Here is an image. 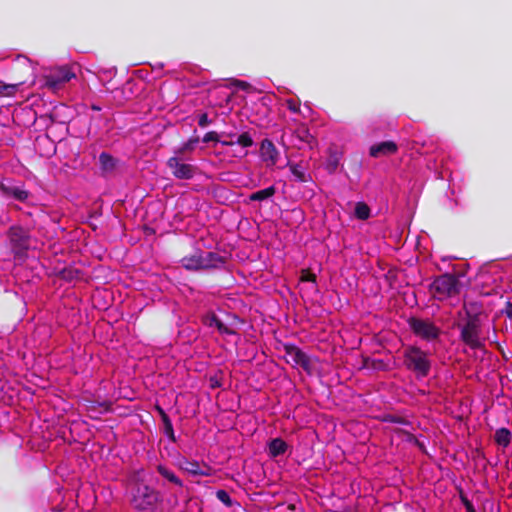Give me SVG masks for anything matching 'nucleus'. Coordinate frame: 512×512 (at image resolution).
Listing matches in <instances>:
<instances>
[{
    "instance_id": "nucleus-7",
    "label": "nucleus",
    "mask_w": 512,
    "mask_h": 512,
    "mask_svg": "<svg viewBox=\"0 0 512 512\" xmlns=\"http://www.w3.org/2000/svg\"><path fill=\"white\" fill-rule=\"evenodd\" d=\"M408 324L412 332L419 338L432 342L439 338L441 330L429 319L410 318Z\"/></svg>"
},
{
    "instance_id": "nucleus-24",
    "label": "nucleus",
    "mask_w": 512,
    "mask_h": 512,
    "mask_svg": "<svg viewBox=\"0 0 512 512\" xmlns=\"http://www.w3.org/2000/svg\"><path fill=\"white\" fill-rule=\"evenodd\" d=\"M216 496L227 507L232 506V500L225 490H218L216 492Z\"/></svg>"
},
{
    "instance_id": "nucleus-11",
    "label": "nucleus",
    "mask_w": 512,
    "mask_h": 512,
    "mask_svg": "<svg viewBox=\"0 0 512 512\" xmlns=\"http://www.w3.org/2000/svg\"><path fill=\"white\" fill-rule=\"evenodd\" d=\"M261 159L266 163L267 167H271L277 164L279 158V151L268 139H264L260 146Z\"/></svg>"
},
{
    "instance_id": "nucleus-17",
    "label": "nucleus",
    "mask_w": 512,
    "mask_h": 512,
    "mask_svg": "<svg viewBox=\"0 0 512 512\" xmlns=\"http://www.w3.org/2000/svg\"><path fill=\"white\" fill-rule=\"evenodd\" d=\"M276 193L274 186H269L263 190L256 191L249 196L250 201H264L273 197Z\"/></svg>"
},
{
    "instance_id": "nucleus-8",
    "label": "nucleus",
    "mask_w": 512,
    "mask_h": 512,
    "mask_svg": "<svg viewBox=\"0 0 512 512\" xmlns=\"http://www.w3.org/2000/svg\"><path fill=\"white\" fill-rule=\"evenodd\" d=\"M167 166L171 169L172 174L177 179H192L196 172V167L192 164L183 162L178 156L168 159Z\"/></svg>"
},
{
    "instance_id": "nucleus-20",
    "label": "nucleus",
    "mask_w": 512,
    "mask_h": 512,
    "mask_svg": "<svg viewBox=\"0 0 512 512\" xmlns=\"http://www.w3.org/2000/svg\"><path fill=\"white\" fill-rule=\"evenodd\" d=\"M99 161L102 169L105 171H111L115 167V160L108 153L102 152L99 156Z\"/></svg>"
},
{
    "instance_id": "nucleus-28",
    "label": "nucleus",
    "mask_w": 512,
    "mask_h": 512,
    "mask_svg": "<svg viewBox=\"0 0 512 512\" xmlns=\"http://www.w3.org/2000/svg\"><path fill=\"white\" fill-rule=\"evenodd\" d=\"M211 121L206 113H202L198 117V125L200 127H206Z\"/></svg>"
},
{
    "instance_id": "nucleus-25",
    "label": "nucleus",
    "mask_w": 512,
    "mask_h": 512,
    "mask_svg": "<svg viewBox=\"0 0 512 512\" xmlns=\"http://www.w3.org/2000/svg\"><path fill=\"white\" fill-rule=\"evenodd\" d=\"M163 421L165 424L166 434L174 441L175 439H174V431H173L172 423H171L170 419L168 418V416L164 413H163Z\"/></svg>"
},
{
    "instance_id": "nucleus-32",
    "label": "nucleus",
    "mask_w": 512,
    "mask_h": 512,
    "mask_svg": "<svg viewBox=\"0 0 512 512\" xmlns=\"http://www.w3.org/2000/svg\"><path fill=\"white\" fill-rule=\"evenodd\" d=\"M163 476L166 477L170 481L177 480L175 477L169 476L167 473H163Z\"/></svg>"
},
{
    "instance_id": "nucleus-26",
    "label": "nucleus",
    "mask_w": 512,
    "mask_h": 512,
    "mask_svg": "<svg viewBox=\"0 0 512 512\" xmlns=\"http://www.w3.org/2000/svg\"><path fill=\"white\" fill-rule=\"evenodd\" d=\"M300 280L304 282L316 283V275L309 270H303L301 272Z\"/></svg>"
},
{
    "instance_id": "nucleus-13",
    "label": "nucleus",
    "mask_w": 512,
    "mask_h": 512,
    "mask_svg": "<svg viewBox=\"0 0 512 512\" xmlns=\"http://www.w3.org/2000/svg\"><path fill=\"white\" fill-rule=\"evenodd\" d=\"M397 151V145L392 141H385L370 147L369 154L372 157H380L394 154Z\"/></svg>"
},
{
    "instance_id": "nucleus-15",
    "label": "nucleus",
    "mask_w": 512,
    "mask_h": 512,
    "mask_svg": "<svg viewBox=\"0 0 512 512\" xmlns=\"http://www.w3.org/2000/svg\"><path fill=\"white\" fill-rule=\"evenodd\" d=\"M287 166L289 167L294 181L304 183L312 180L311 175L307 172V168L303 164L288 162Z\"/></svg>"
},
{
    "instance_id": "nucleus-34",
    "label": "nucleus",
    "mask_w": 512,
    "mask_h": 512,
    "mask_svg": "<svg viewBox=\"0 0 512 512\" xmlns=\"http://www.w3.org/2000/svg\"><path fill=\"white\" fill-rule=\"evenodd\" d=\"M215 322H216V325L218 327V329H221L222 328V323H220L218 320L216 319H213Z\"/></svg>"
},
{
    "instance_id": "nucleus-30",
    "label": "nucleus",
    "mask_w": 512,
    "mask_h": 512,
    "mask_svg": "<svg viewBox=\"0 0 512 512\" xmlns=\"http://www.w3.org/2000/svg\"><path fill=\"white\" fill-rule=\"evenodd\" d=\"M196 140H190L187 143H185L178 152L182 153L186 150H192L194 148V144L196 143Z\"/></svg>"
},
{
    "instance_id": "nucleus-12",
    "label": "nucleus",
    "mask_w": 512,
    "mask_h": 512,
    "mask_svg": "<svg viewBox=\"0 0 512 512\" xmlns=\"http://www.w3.org/2000/svg\"><path fill=\"white\" fill-rule=\"evenodd\" d=\"M179 467L190 475H202L209 476L210 467L200 464L196 461H190L188 459H182L179 461Z\"/></svg>"
},
{
    "instance_id": "nucleus-23",
    "label": "nucleus",
    "mask_w": 512,
    "mask_h": 512,
    "mask_svg": "<svg viewBox=\"0 0 512 512\" xmlns=\"http://www.w3.org/2000/svg\"><path fill=\"white\" fill-rule=\"evenodd\" d=\"M236 143L242 147H250L253 144V140L248 133H242L237 137Z\"/></svg>"
},
{
    "instance_id": "nucleus-35",
    "label": "nucleus",
    "mask_w": 512,
    "mask_h": 512,
    "mask_svg": "<svg viewBox=\"0 0 512 512\" xmlns=\"http://www.w3.org/2000/svg\"><path fill=\"white\" fill-rule=\"evenodd\" d=\"M238 83H239V85H240L242 88H245V87L247 86V84H246V83H244V82H238Z\"/></svg>"
},
{
    "instance_id": "nucleus-19",
    "label": "nucleus",
    "mask_w": 512,
    "mask_h": 512,
    "mask_svg": "<svg viewBox=\"0 0 512 512\" xmlns=\"http://www.w3.org/2000/svg\"><path fill=\"white\" fill-rule=\"evenodd\" d=\"M354 215L357 219L367 220L371 215V210L366 203L357 202L355 204Z\"/></svg>"
},
{
    "instance_id": "nucleus-21",
    "label": "nucleus",
    "mask_w": 512,
    "mask_h": 512,
    "mask_svg": "<svg viewBox=\"0 0 512 512\" xmlns=\"http://www.w3.org/2000/svg\"><path fill=\"white\" fill-rule=\"evenodd\" d=\"M456 489L459 493L460 500L462 504L464 505L467 512H477L472 504V502L468 499L467 495L465 494L463 488L461 486H456Z\"/></svg>"
},
{
    "instance_id": "nucleus-27",
    "label": "nucleus",
    "mask_w": 512,
    "mask_h": 512,
    "mask_svg": "<svg viewBox=\"0 0 512 512\" xmlns=\"http://www.w3.org/2000/svg\"><path fill=\"white\" fill-rule=\"evenodd\" d=\"M286 105H287V108L294 113H297L300 110L299 104L296 101H294L293 99L286 100Z\"/></svg>"
},
{
    "instance_id": "nucleus-4",
    "label": "nucleus",
    "mask_w": 512,
    "mask_h": 512,
    "mask_svg": "<svg viewBox=\"0 0 512 512\" xmlns=\"http://www.w3.org/2000/svg\"><path fill=\"white\" fill-rule=\"evenodd\" d=\"M225 259L215 252H197L181 259L182 266L187 270H206L220 268Z\"/></svg>"
},
{
    "instance_id": "nucleus-10",
    "label": "nucleus",
    "mask_w": 512,
    "mask_h": 512,
    "mask_svg": "<svg viewBox=\"0 0 512 512\" xmlns=\"http://www.w3.org/2000/svg\"><path fill=\"white\" fill-rule=\"evenodd\" d=\"M74 77L75 73L69 67H59L46 76V85L51 89H57L61 84L69 82Z\"/></svg>"
},
{
    "instance_id": "nucleus-14",
    "label": "nucleus",
    "mask_w": 512,
    "mask_h": 512,
    "mask_svg": "<svg viewBox=\"0 0 512 512\" xmlns=\"http://www.w3.org/2000/svg\"><path fill=\"white\" fill-rule=\"evenodd\" d=\"M288 444L282 438H274L267 444V452L271 458L284 455L288 451Z\"/></svg>"
},
{
    "instance_id": "nucleus-16",
    "label": "nucleus",
    "mask_w": 512,
    "mask_h": 512,
    "mask_svg": "<svg viewBox=\"0 0 512 512\" xmlns=\"http://www.w3.org/2000/svg\"><path fill=\"white\" fill-rule=\"evenodd\" d=\"M328 153L325 169L332 174L337 170L342 155L339 151L332 148L329 149Z\"/></svg>"
},
{
    "instance_id": "nucleus-6",
    "label": "nucleus",
    "mask_w": 512,
    "mask_h": 512,
    "mask_svg": "<svg viewBox=\"0 0 512 512\" xmlns=\"http://www.w3.org/2000/svg\"><path fill=\"white\" fill-rule=\"evenodd\" d=\"M8 239L15 257H24L30 248L31 237L29 232L22 227L12 226L8 230Z\"/></svg>"
},
{
    "instance_id": "nucleus-3",
    "label": "nucleus",
    "mask_w": 512,
    "mask_h": 512,
    "mask_svg": "<svg viewBox=\"0 0 512 512\" xmlns=\"http://www.w3.org/2000/svg\"><path fill=\"white\" fill-rule=\"evenodd\" d=\"M460 339L471 349H483L485 338L482 336L481 322L477 315L466 312V317L457 324Z\"/></svg>"
},
{
    "instance_id": "nucleus-31",
    "label": "nucleus",
    "mask_w": 512,
    "mask_h": 512,
    "mask_svg": "<svg viewBox=\"0 0 512 512\" xmlns=\"http://www.w3.org/2000/svg\"><path fill=\"white\" fill-rule=\"evenodd\" d=\"M0 192H8L7 186L0 181Z\"/></svg>"
},
{
    "instance_id": "nucleus-2",
    "label": "nucleus",
    "mask_w": 512,
    "mask_h": 512,
    "mask_svg": "<svg viewBox=\"0 0 512 512\" xmlns=\"http://www.w3.org/2000/svg\"><path fill=\"white\" fill-rule=\"evenodd\" d=\"M131 505L140 511H153L159 500V493L147 482H130Z\"/></svg>"
},
{
    "instance_id": "nucleus-18",
    "label": "nucleus",
    "mask_w": 512,
    "mask_h": 512,
    "mask_svg": "<svg viewBox=\"0 0 512 512\" xmlns=\"http://www.w3.org/2000/svg\"><path fill=\"white\" fill-rule=\"evenodd\" d=\"M494 440L499 446L506 448L511 441V432L506 428L497 429Z\"/></svg>"
},
{
    "instance_id": "nucleus-1",
    "label": "nucleus",
    "mask_w": 512,
    "mask_h": 512,
    "mask_svg": "<svg viewBox=\"0 0 512 512\" xmlns=\"http://www.w3.org/2000/svg\"><path fill=\"white\" fill-rule=\"evenodd\" d=\"M403 365L413 372L418 379L425 378L431 370L429 354L415 345H408L403 350Z\"/></svg>"
},
{
    "instance_id": "nucleus-9",
    "label": "nucleus",
    "mask_w": 512,
    "mask_h": 512,
    "mask_svg": "<svg viewBox=\"0 0 512 512\" xmlns=\"http://www.w3.org/2000/svg\"><path fill=\"white\" fill-rule=\"evenodd\" d=\"M285 360L288 364L301 367L306 371L310 369V360L307 355L298 347L293 345L285 346Z\"/></svg>"
},
{
    "instance_id": "nucleus-29",
    "label": "nucleus",
    "mask_w": 512,
    "mask_h": 512,
    "mask_svg": "<svg viewBox=\"0 0 512 512\" xmlns=\"http://www.w3.org/2000/svg\"><path fill=\"white\" fill-rule=\"evenodd\" d=\"M210 141H218V134L216 132H208L203 138V142L208 143Z\"/></svg>"
},
{
    "instance_id": "nucleus-22",
    "label": "nucleus",
    "mask_w": 512,
    "mask_h": 512,
    "mask_svg": "<svg viewBox=\"0 0 512 512\" xmlns=\"http://www.w3.org/2000/svg\"><path fill=\"white\" fill-rule=\"evenodd\" d=\"M8 189V192H2L3 194H6V195H13L16 199L18 200H25L27 197H28V193L25 191V190H22V189H19V188H16V187H7Z\"/></svg>"
},
{
    "instance_id": "nucleus-5",
    "label": "nucleus",
    "mask_w": 512,
    "mask_h": 512,
    "mask_svg": "<svg viewBox=\"0 0 512 512\" xmlns=\"http://www.w3.org/2000/svg\"><path fill=\"white\" fill-rule=\"evenodd\" d=\"M430 290L434 298L443 301L459 293V281L454 275L443 274L433 281Z\"/></svg>"
},
{
    "instance_id": "nucleus-33",
    "label": "nucleus",
    "mask_w": 512,
    "mask_h": 512,
    "mask_svg": "<svg viewBox=\"0 0 512 512\" xmlns=\"http://www.w3.org/2000/svg\"><path fill=\"white\" fill-rule=\"evenodd\" d=\"M391 421H392V422H399V423H401V422H402V420H401L400 418H395V417H392V418H391Z\"/></svg>"
}]
</instances>
